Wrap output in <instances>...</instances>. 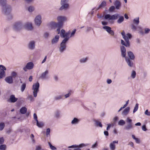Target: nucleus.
I'll return each instance as SVG.
<instances>
[{
	"mask_svg": "<svg viewBox=\"0 0 150 150\" xmlns=\"http://www.w3.org/2000/svg\"><path fill=\"white\" fill-rule=\"evenodd\" d=\"M119 17V18L117 22L118 23L120 24L123 21L124 18L123 16H120L119 14L118 13H116L112 15H110L109 14H105L104 16V18L106 20H111L116 19Z\"/></svg>",
	"mask_w": 150,
	"mask_h": 150,
	"instance_id": "1",
	"label": "nucleus"
},
{
	"mask_svg": "<svg viewBox=\"0 0 150 150\" xmlns=\"http://www.w3.org/2000/svg\"><path fill=\"white\" fill-rule=\"evenodd\" d=\"M50 25L52 28H57V31L58 34L60 33V29L62 28L63 24L62 22H59L56 23L54 22H52L50 23Z\"/></svg>",
	"mask_w": 150,
	"mask_h": 150,
	"instance_id": "2",
	"label": "nucleus"
},
{
	"mask_svg": "<svg viewBox=\"0 0 150 150\" xmlns=\"http://www.w3.org/2000/svg\"><path fill=\"white\" fill-rule=\"evenodd\" d=\"M69 0H61L60 4L61 6L59 8V10L62 11L66 10L69 8V4L68 3Z\"/></svg>",
	"mask_w": 150,
	"mask_h": 150,
	"instance_id": "3",
	"label": "nucleus"
},
{
	"mask_svg": "<svg viewBox=\"0 0 150 150\" xmlns=\"http://www.w3.org/2000/svg\"><path fill=\"white\" fill-rule=\"evenodd\" d=\"M69 39V37L64 38L61 43L59 48V51L61 52H62L66 50V43Z\"/></svg>",
	"mask_w": 150,
	"mask_h": 150,
	"instance_id": "4",
	"label": "nucleus"
},
{
	"mask_svg": "<svg viewBox=\"0 0 150 150\" xmlns=\"http://www.w3.org/2000/svg\"><path fill=\"white\" fill-rule=\"evenodd\" d=\"M23 27L24 25L21 22L18 21L14 23L13 28L14 30L17 31L21 30Z\"/></svg>",
	"mask_w": 150,
	"mask_h": 150,
	"instance_id": "5",
	"label": "nucleus"
},
{
	"mask_svg": "<svg viewBox=\"0 0 150 150\" xmlns=\"http://www.w3.org/2000/svg\"><path fill=\"white\" fill-rule=\"evenodd\" d=\"M2 12L3 13L6 15H8L11 18H12L11 15L10 14L11 11V7L10 6L7 5L2 8Z\"/></svg>",
	"mask_w": 150,
	"mask_h": 150,
	"instance_id": "6",
	"label": "nucleus"
},
{
	"mask_svg": "<svg viewBox=\"0 0 150 150\" xmlns=\"http://www.w3.org/2000/svg\"><path fill=\"white\" fill-rule=\"evenodd\" d=\"M39 83L38 82L34 83L32 89L33 90V95L35 97H36L37 96V93L39 91Z\"/></svg>",
	"mask_w": 150,
	"mask_h": 150,
	"instance_id": "7",
	"label": "nucleus"
},
{
	"mask_svg": "<svg viewBox=\"0 0 150 150\" xmlns=\"http://www.w3.org/2000/svg\"><path fill=\"white\" fill-rule=\"evenodd\" d=\"M41 19V16L40 15H38L35 17L34 19V22L36 25L38 26L40 25L42 23Z\"/></svg>",
	"mask_w": 150,
	"mask_h": 150,
	"instance_id": "8",
	"label": "nucleus"
},
{
	"mask_svg": "<svg viewBox=\"0 0 150 150\" xmlns=\"http://www.w3.org/2000/svg\"><path fill=\"white\" fill-rule=\"evenodd\" d=\"M34 66L33 63L32 62H28L25 66L23 68V70L25 71H26L27 69L31 70L32 69Z\"/></svg>",
	"mask_w": 150,
	"mask_h": 150,
	"instance_id": "9",
	"label": "nucleus"
},
{
	"mask_svg": "<svg viewBox=\"0 0 150 150\" xmlns=\"http://www.w3.org/2000/svg\"><path fill=\"white\" fill-rule=\"evenodd\" d=\"M88 145V144H84L83 143L81 144H80L79 145H73L71 146H69L68 147L69 148H74V147H77L78 148L74 149V150H81V149H80V148L86 146Z\"/></svg>",
	"mask_w": 150,
	"mask_h": 150,
	"instance_id": "10",
	"label": "nucleus"
},
{
	"mask_svg": "<svg viewBox=\"0 0 150 150\" xmlns=\"http://www.w3.org/2000/svg\"><path fill=\"white\" fill-rule=\"evenodd\" d=\"M35 42L34 40L29 41L27 45V47L30 50H33L35 48Z\"/></svg>",
	"mask_w": 150,
	"mask_h": 150,
	"instance_id": "11",
	"label": "nucleus"
},
{
	"mask_svg": "<svg viewBox=\"0 0 150 150\" xmlns=\"http://www.w3.org/2000/svg\"><path fill=\"white\" fill-rule=\"evenodd\" d=\"M6 70V68L4 66L0 65V79H1L5 76L4 70Z\"/></svg>",
	"mask_w": 150,
	"mask_h": 150,
	"instance_id": "12",
	"label": "nucleus"
},
{
	"mask_svg": "<svg viewBox=\"0 0 150 150\" xmlns=\"http://www.w3.org/2000/svg\"><path fill=\"white\" fill-rule=\"evenodd\" d=\"M49 73L48 70H46L45 72L42 73L41 74L40 78L42 79H46L48 78L47 75Z\"/></svg>",
	"mask_w": 150,
	"mask_h": 150,
	"instance_id": "13",
	"label": "nucleus"
},
{
	"mask_svg": "<svg viewBox=\"0 0 150 150\" xmlns=\"http://www.w3.org/2000/svg\"><path fill=\"white\" fill-rule=\"evenodd\" d=\"M103 29L105 30L109 33L112 35H114V32L113 31L111 30V28L108 26H105L103 27Z\"/></svg>",
	"mask_w": 150,
	"mask_h": 150,
	"instance_id": "14",
	"label": "nucleus"
},
{
	"mask_svg": "<svg viewBox=\"0 0 150 150\" xmlns=\"http://www.w3.org/2000/svg\"><path fill=\"white\" fill-rule=\"evenodd\" d=\"M126 42V43L122 40H121V43L122 45H124L126 47H129L130 45L129 39L130 38H123Z\"/></svg>",
	"mask_w": 150,
	"mask_h": 150,
	"instance_id": "15",
	"label": "nucleus"
},
{
	"mask_svg": "<svg viewBox=\"0 0 150 150\" xmlns=\"http://www.w3.org/2000/svg\"><path fill=\"white\" fill-rule=\"evenodd\" d=\"M57 21L59 22H62L63 23L64 21L67 20V18L64 16H59L57 17Z\"/></svg>",
	"mask_w": 150,
	"mask_h": 150,
	"instance_id": "16",
	"label": "nucleus"
},
{
	"mask_svg": "<svg viewBox=\"0 0 150 150\" xmlns=\"http://www.w3.org/2000/svg\"><path fill=\"white\" fill-rule=\"evenodd\" d=\"M121 54L122 56L125 58L126 57V49L125 47L123 46H121L120 47Z\"/></svg>",
	"mask_w": 150,
	"mask_h": 150,
	"instance_id": "17",
	"label": "nucleus"
},
{
	"mask_svg": "<svg viewBox=\"0 0 150 150\" xmlns=\"http://www.w3.org/2000/svg\"><path fill=\"white\" fill-rule=\"evenodd\" d=\"M114 5L117 9H119L121 6V3L120 1L117 0L115 1Z\"/></svg>",
	"mask_w": 150,
	"mask_h": 150,
	"instance_id": "18",
	"label": "nucleus"
},
{
	"mask_svg": "<svg viewBox=\"0 0 150 150\" xmlns=\"http://www.w3.org/2000/svg\"><path fill=\"white\" fill-rule=\"evenodd\" d=\"M121 34L123 38H131L132 37L131 35L129 33H128L126 35H125V31L124 30L122 31Z\"/></svg>",
	"mask_w": 150,
	"mask_h": 150,
	"instance_id": "19",
	"label": "nucleus"
},
{
	"mask_svg": "<svg viewBox=\"0 0 150 150\" xmlns=\"http://www.w3.org/2000/svg\"><path fill=\"white\" fill-rule=\"evenodd\" d=\"M133 123H128L125 127V129L127 130H129L133 128Z\"/></svg>",
	"mask_w": 150,
	"mask_h": 150,
	"instance_id": "20",
	"label": "nucleus"
},
{
	"mask_svg": "<svg viewBox=\"0 0 150 150\" xmlns=\"http://www.w3.org/2000/svg\"><path fill=\"white\" fill-rule=\"evenodd\" d=\"M18 100V98L15 97L14 95H11L10 96L9 100L11 103H15Z\"/></svg>",
	"mask_w": 150,
	"mask_h": 150,
	"instance_id": "21",
	"label": "nucleus"
},
{
	"mask_svg": "<svg viewBox=\"0 0 150 150\" xmlns=\"http://www.w3.org/2000/svg\"><path fill=\"white\" fill-rule=\"evenodd\" d=\"M59 38V35H57L55 36L54 38H53L52 40V43L54 44L57 43L58 41Z\"/></svg>",
	"mask_w": 150,
	"mask_h": 150,
	"instance_id": "22",
	"label": "nucleus"
},
{
	"mask_svg": "<svg viewBox=\"0 0 150 150\" xmlns=\"http://www.w3.org/2000/svg\"><path fill=\"white\" fill-rule=\"evenodd\" d=\"M6 81L9 84L12 83L13 82L12 76H9L6 77L5 79Z\"/></svg>",
	"mask_w": 150,
	"mask_h": 150,
	"instance_id": "23",
	"label": "nucleus"
},
{
	"mask_svg": "<svg viewBox=\"0 0 150 150\" xmlns=\"http://www.w3.org/2000/svg\"><path fill=\"white\" fill-rule=\"evenodd\" d=\"M24 26L28 30H32L33 29L32 24L31 23H27Z\"/></svg>",
	"mask_w": 150,
	"mask_h": 150,
	"instance_id": "24",
	"label": "nucleus"
},
{
	"mask_svg": "<svg viewBox=\"0 0 150 150\" xmlns=\"http://www.w3.org/2000/svg\"><path fill=\"white\" fill-rule=\"evenodd\" d=\"M125 58L128 65L130 67H132L133 66V62L131 61L127 57Z\"/></svg>",
	"mask_w": 150,
	"mask_h": 150,
	"instance_id": "25",
	"label": "nucleus"
},
{
	"mask_svg": "<svg viewBox=\"0 0 150 150\" xmlns=\"http://www.w3.org/2000/svg\"><path fill=\"white\" fill-rule=\"evenodd\" d=\"M128 56L129 58L131 60H133L134 59L135 56L133 53L131 51L127 52Z\"/></svg>",
	"mask_w": 150,
	"mask_h": 150,
	"instance_id": "26",
	"label": "nucleus"
},
{
	"mask_svg": "<svg viewBox=\"0 0 150 150\" xmlns=\"http://www.w3.org/2000/svg\"><path fill=\"white\" fill-rule=\"evenodd\" d=\"M129 107L126 108L122 112V114L123 115H127L129 111Z\"/></svg>",
	"mask_w": 150,
	"mask_h": 150,
	"instance_id": "27",
	"label": "nucleus"
},
{
	"mask_svg": "<svg viewBox=\"0 0 150 150\" xmlns=\"http://www.w3.org/2000/svg\"><path fill=\"white\" fill-rule=\"evenodd\" d=\"M106 5V2L105 1H103L100 4L99 6L97 8V10H98L101 8H103Z\"/></svg>",
	"mask_w": 150,
	"mask_h": 150,
	"instance_id": "28",
	"label": "nucleus"
},
{
	"mask_svg": "<svg viewBox=\"0 0 150 150\" xmlns=\"http://www.w3.org/2000/svg\"><path fill=\"white\" fill-rule=\"evenodd\" d=\"M6 0H0V5L2 8L7 5Z\"/></svg>",
	"mask_w": 150,
	"mask_h": 150,
	"instance_id": "29",
	"label": "nucleus"
},
{
	"mask_svg": "<svg viewBox=\"0 0 150 150\" xmlns=\"http://www.w3.org/2000/svg\"><path fill=\"white\" fill-rule=\"evenodd\" d=\"M79 120L77 118L75 117L73 120L71 121V123L72 124H77L79 122Z\"/></svg>",
	"mask_w": 150,
	"mask_h": 150,
	"instance_id": "30",
	"label": "nucleus"
},
{
	"mask_svg": "<svg viewBox=\"0 0 150 150\" xmlns=\"http://www.w3.org/2000/svg\"><path fill=\"white\" fill-rule=\"evenodd\" d=\"M27 109L25 107L22 108L20 110V112L22 114H25L27 112Z\"/></svg>",
	"mask_w": 150,
	"mask_h": 150,
	"instance_id": "31",
	"label": "nucleus"
},
{
	"mask_svg": "<svg viewBox=\"0 0 150 150\" xmlns=\"http://www.w3.org/2000/svg\"><path fill=\"white\" fill-rule=\"evenodd\" d=\"M88 59V58L87 57H86L85 58H82L79 61L80 63H85L87 61Z\"/></svg>",
	"mask_w": 150,
	"mask_h": 150,
	"instance_id": "32",
	"label": "nucleus"
},
{
	"mask_svg": "<svg viewBox=\"0 0 150 150\" xmlns=\"http://www.w3.org/2000/svg\"><path fill=\"white\" fill-rule=\"evenodd\" d=\"M65 31L64 29H62L61 30L60 33V37L62 38H65Z\"/></svg>",
	"mask_w": 150,
	"mask_h": 150,
	"instance_id": "33",
	"label": "nucleus"
},
{
	"mask_svg": "<svg viewBox=\"0 0 150 150\" xmlns=\"http://www.w3.org/2000/svg\"><path fill=\"white\" fill-rule=\"evenodd\" d=\"M109 147L111 150H115V146L113 143H110V144Z\"/></svg>",
	"mask_w": 150,
	"mask_h": 150,
	"instance_id": "34",
	"label": "nucleus"
},
{
	"mask_svg": "<svg viewBox=\"0 0 150 150\" xmlns=\"http://www.w3.org/2000/svg\"><path fill=\"white\" fill-rule=\"evenodd\" d=\"M63 95H58L54 97L55 100H58L62 98Z\"/></svg>",
	"mask_w": 150,
	"mask_h": 150,
	"instance_id": "35",
	"label": "nucleus"
},
{
	"mask_svg": "<svg viewBox=\"0 0 150 150\" xmlns=\"http://www.w3.org/2000/svg\"><path fill=\"white\" fill-rule=\"evenodd\" d=\"M96 126H99L101 127H102V125L101 123L99 121L96 120L95 121Z\"/></svg>",
	"mask_w": 150,
	"mask_h": 150,
	"instance_id": "36",
	"label": "nucleus"
},
{
	"mask_svg": "<svg viewBox=\"0 0 150 150\" xmlns=\"http://www.w3.org/2000/svg\"><path fill=\"white\" fill-rule=\"evenodd\" d=\"M6 146L5 144H2L0 146V150H6Z\"/></svg>",
	"mask_w": 150,
	"mask_h": 150,
	"instance_id": "37",
	"label": "nucleus"
},
{
	"mask_svg": "<svg viewBox=\"0 0 150 150\" xmlns=\"http://www.w3.org/2000/svg\"><path fill=\"white\" fill-rule=\"evenodd\" d=\"M38 123L36 122L37 125L39 127H42L44 125V123L42 122H39L38 121Z\"/></svg>",
	"mask_w": 150,
	"mask_h": 150,
	"instance_id": "38",
	"label": "nucleus"
},
{
	"mask_svg": "<svg viewBox=\"0 0 150 150\" xmlns=\"http://www.w3.org/2000/svg\"><path fill=\"white\" fill-rule=\"evenodd\" d=\"M115 7L114 6H111L108 9V11L110 12H112L114 11L115 9Z\"/></svg>",
	"mask_w": 150,
	"mask_h": 150,
	"instance_id": "39",
	"label": "nucleus"
},
{
	"mask_svg": "<svg viewBox=\"0 0 150 150\" xmlns=\"http://www.w3.org/2000/svg\"><path fill=\"white\" fill-rule=\"evenodd\" d=\"M125 124V121L122 120H120L118 122V125H123Z\"/></svg>",
	"mask_w": 150,
	"mask_h": 150,
	"instance_id": "40",
	"label": "nucleus"
},
{
	"mask_svg": "<svg viewBox=\"0 0 150 150\" xmlns=\"http://www.w3.org/2000/svg\"><path fill=\"white\" fill-rule=\"evenodd\" d=\"M26 87V83H23L21 86V91L22 92H23L25 89Z\"/></svg>",
	"mask_w": 150,
	"mask_h": 150,
	"instance_id": "41",
	"label": "nucleus"
},
{
	"mask_svg": "<svg viewBox=\"0 0 150 150\" xmlns=\"http://www.w3.org/2000/svg\"><path fill=\"white\" fill-rule=\"evenodd\" d=\"M5 124L3 122L0 123V130L1 131L5 127Z\"/></svg>",
	"mask_w": 150,
	"mask_h": 150,
	"instance_id": "42",
	"label": "nucleus"
},
{
	"mask_svg": "<svg viewBox=\"0 0 150 150\" xmlns=\"http://www.w3.org/2000/svg\"><path fill=\"white\" fill-rule=\"evenodd\" d=\"M34 7L32 6H30L28 7V11L29 12H31L34 11Z\"/></svg>",
	"mask_w": 150,
	"mask_h": 150,
	"instance_id": "43",
	"label": "nucleus"
},
{
	"mask_svg": "<svg viewBox=\"0 0 150 150\" xmlns=\"http://www.w3.org/2000/svg\"><path fill=\"white\" fill-rule=\"evenodd\" d=\"M136 75V72L134 71L133 70L132 72V73L131 74V77H132V78L134 79L135 78Z\"/></svg>",
	"mask_w": 150,
	"mask_h": 150,
	"instance_id": "44",
	"label": "nucleus"
},
{
	"mask_svg": "<svg viewBox=\"0 0 150 150\" xmlns=\"http://www.w3.org/2000/svg\"><path fill=\"white\" fill-rule=\"evenodd\" d=\"M48 144L50 146V149L53 150L56 149V148L54 146H52L50 142L48 143Z\"/></svg>",
	"mask_w": 150,
	"mask_h": 150,
	"instance_id": "45",
	"label": "nucleus"
},
{
	"mask_svg": "<svg viewBox=\"0 0 150 150\" xmlns=\"http://www.w3.org/2000/svg\"><path fill=\"white\" fill-rule=\"evenodd\" d=\"M138 105H139V104L138 103H137L136 104L134 108V110H133V113L135 112L137 110L138 108Z\"/></svg>",
	"mask_w": 150,
	"mask_h": 150,
	"instance_id": "46",
	"label": "nucleus"
},
{
	"mask_svg": "<svg viewBox=\"0 0 150 150\" xmlns=\"http://www.w3.org/2000/svg\"><path fill=\"white\" fill-rule=\"evenodd\" d=\"M133 22L134 23L138 25L139 23V18H137L136 19H134Z\"/></svg>",
	"mask_w": 150,
	"mask_h": 150,
	"instance_id": "47",
	"label": "nucleus"
},
{
	"mask_svg": "<svg viewBox=\"0 0 150 150\" xmlns=\"http://www.w3.org/2000/svg\"><path fill=\"white\" fill-rule=\"evenodd\" d=\"M76 29H74V30L72 31V32L71 33L70 35V37H69V38H71L72 37H73L74 36L76 32Z\"/></svg>",
	"mask_w": 150,
	"mask_h": 150,
	"instance_id": "48",
	"label": "nucleus"
},
{
	"mask_svg": "<svg viewBox=\"0 0 150 150\" xmlns=\"http://www.w3.org/2000/svg\"><path fill=\"white\" fill-rule=\"evenodd\" d=\"M55 116L58 118L60 117V112L58 111H56L55 112Z\"/></svg>",
	"mask_w": 150,
	"mask_h": 150,
	"instance_id": "49",
	"label": "nucleus"
},
{
	"mask_svg": "<svg viewBox=\"0 0 150 150\" xmlns=\"http://www.w3.org/2000/svg\"><path fill=\"white\" fill-rule=\"evenodd\" d=\"M50 128H47V129L46 131V136L48 137L50 136Z\"/></svg>",
	"mask_w": 150,
	"mask_h": 150,
	"instance_id": "50",
	"label": "nucleus"
},
{
	"mask_svg": "<svg viewBox=\"0 0 150 150\" xmlns=\"http://www.w3.org/2000/svg\"><path fill=\"white\" fill-rule=\"evenodd\" d=\"M132 120L129 119V117H127L126 119V122L128 123H132Z\"/></svg>",
	"mask_w": 150,
	"mask_h": 150,
	"instance_id": "51",
	"label": "nucleus"
},
{
	"mask_svg": "<svg viewBox=\"0 0 150 150\" xmlns=\"http://www.w3.org/2000/svg\"><path fill=\"white\" fill-rule=\"evenodd\" d=\"M49 34L48 33L46 32L44 33V37L45 38H47L49 36Z\"/></svg>",
	"mask_w": 150,
	"mask_h": 150,
	"instance_id": "52",
	"label": "nucleus"
},
{
	"mask_svg": "<svg viewBox=\"0 0 150 150\" xmlns=\"http://www.w3.org/2000/svg\"><path fill=\"white\" fill-rule=\"evenodd\" d=\"M34 119L36 121V122H38V120L37 119V115L35 113H34L33 115Z\"/></svg>",
	"mask_w": 150,
	"mask_h": 150,
	"instance_id": "53",
	"label": "nucleus"
},
{
	"mask_svg": "<svg viewBox=\"0 0 150 150\" xmlns=\"http://www.w3.org/2000/svg\"><path fill=\"white\" fill-rule=\"evenodd\" d=\"M150 29L148 28H145L144 29V32L146 34L148 33L150 31Z\"/></svg>",
	"mask_w": 150,
	"mask_h": 150,
	"instance_id": "54",
	"label": "nucleus"
},
{
	"mask_svg": "<svg viewBox=\"0 0 150 150\" xmlns=\"http://www.w3.org/2000/svg\"><path fill=\"white\" fill-rule=\"evenodd\" d=\"M144 114L148 116H150V112L148 111V110H146L144 112Z\"/></svg>",
	"mask_w": 150,
	"mask_h": 150,
	"instance_id": "55",
	"label": "nucleus"
},
{
	"mask_svg": "<svg viewBox=\"0 0 150 150\" xmlns=\"http://www.w3.org/2000/svg\"><path fill=\"white\" fill-rule=\"evenodd\" d=\"M142 129L144 131H146L147 130V129L146 128V126L145 125H144L142 126Z\"/></svg>",
	"mask_w": 150,
	"mask_h": 150,
	"instance_id": "56",
	"label": "nucleus"
},
{
	"mask_svg": "<svg viewBox=\"0 0 150 150\" xmlns=\"http://www.w3.org/2000/svg\"><path fill=\"white\" fill-rule=\"evenodd\" d=\"M28 98L30 101H32L33 100V96L32 95H29L28 96Z\"/></svg>",
	"mask_w": 150,
	"mask_h": 150,
	"instance_id": "57",
	"label": "nucleus"
},
{
	"mask_svg": "<svg viewBox=\"0 0 150 150\" xmlns=\"http://www.w3.org/2000/svg\"><path fill=\"white\" fill-rule=\"evenodd\" d=\"M71 95L70 91L69 92V93L64 95V96L66 98L69 97Z\"/></svg>",
	"mask_w": 150,
	"mask_h": 150,
	"instance_id": "58",
	"label": "nucleus"
},
{
	"mask_svg": "<svg viewBox=\"0 0 150 150\" xmlns=\"http://www.w3.org/2000/svg\"><path fill=\"white\" fill-rule=\"evenodd\" d=\"M11 75L12 76L15 77L17 75V73L14 71H13L11 73Z\"/></svg>",
	"mask_w": 150,
	"mask_h": 150,
	"instance_id": "59",
	"label": "nucleus"
},
{
	"mask_svg": "<svg viewBox=\"0 0 150 150\" xmlns=\"http://www.w3.org/2000/svg\"><path fill=\"white\" fill-rule=\"evenodd\" d=\"M4 142V139L3 137L0 138V144H1Z\"/></svg>",
	"mask_w": 150,
	"mask_h": 150,
	"instance_id": "60",
	"label": "nucleus"
},
{
	"mask_svg": "<svg viewBox=\"0 0 150 150\" xmlns=\"http://www.w3.org/2000/svg\"><path fill=\"white\" fill-rule=\"evenodd\" d=\"M131 26H132V30H136V29H137L136 27L133 24Z\"/></svg>",
	"mask_w": 150,
	"mask_h": 150,
	"instance_id": "61",
	"label": "nucleus"
},
{
	"mask_svg": "<svg viewBox=\"0 0 150 150\" xmlns=\"http://www.w3.org/2000/svg\"><path fill=\"white\" fill-rule=\"evenodd\" d=\"M97 142H96L94 144L92 145V148H95L97 146Z\"/></svg>",
	"mask_w": 150,
	"mask_h": 150,
	"instance_id": "62",
	"label": "nucleus"
},
{
	"mask_svg": "<svg viewBox=\"0 0 150 150\" xmlns=\"http://www.w3.org/2000/svg\"><path fill=\"white\" fill-rule=\"evenodd\" d=\"M70 34V31H69L68 32L65 33V38L66 37L68 38L69 37H68V36Z\"/></svg>",
	"mask_w": 150,
	"mask_h": 150,
	"instance_id": "63",
	"label": "nucleus"
},
{
	"mask_svg": "<svg viewBox=\"0 0 150 150\" xmlns=\"http://www.w3.org/2000/svg\"><path fill=\"white\" fill-rule=\"evenodd\" d=\"M97 16L98 18H100L103 17L104 16L102 15H100L99 14H97Z\"/></svg>",
	"mask_w": 150,
	"mask_h": 150,
	"instance_id": "64",
	"label": "nucleus"
}]
</instances>
